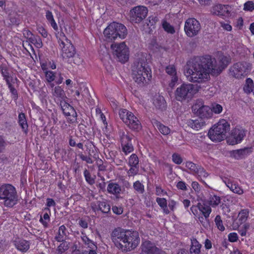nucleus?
I'll list each match as a JSON object with an SVG mask.
<instances>
[{"label": "nucleus", "instance_id": "57", "mask_svg": "<svg viewBox=\"0 0 254 254\" xmlns=\"http://www.w3.org/2000/svg\"><path fill=\"white\" fill-rule=\"evenodd\" d=\"M254 9V2L252 1H248L244 5V10L252 11Z\"/></svg>", "mask_w": 254, "mask_h": 254}, {"label": "nucleus", "instance_id": "1", "mask_svg": "<svg viewBox=\"0 0 254 254\" xmlns=\"http://www.w3.org/2000/svg\"><path fill=\"white\" fill-rule=\"evenodd\" d=\"M219 59L217 64L216 59L209 55L194 58L185 72L187 79L191 82L202 83L208 80L210 73L220 74L229 64V59L224 56L220 57Z\"/></svg>", "mask_w": 254, "mask_h": 254}, {"label": "nucleus", "instance_id": "40", "mask_svg": "<svg viewBox=\"0 0 254 254\" xmlns=\"http://www.w3.org/2000/svg\"><path fill=\"white\" fill-rule=\"evenodd\" d=\"M195 174L197 175L198 179L201 182L206 185L205 181L202 179V177L206 178L209 175V174L205 171V170L203 168L200 166L199 168H198V169Z\"/></svg>", "mask_w": 254, "mask_h": 254}, {"label": "nucleus", "instance_id": "29", "mask_svg": "<svg viewBox=\"0 0 254 254\" xmlns=\"http://www.w3.org/2000/svg\"><path fill=\"white\" fill-rule=\"evenodd\" d=\"M152 124L154 127L157 128V129L159 130V131L163 135H167L170 133L171 132V129L168 127H167L162 123H161L160 122L154 120Z\"/></svg>", "mask_w": 254, "mask_h": 254}, {"label": "nucleus", "instance_id": "9", "mask_svg": "<svg viewBox=\"0 0 254 254\" xmlns=\"http://www.w3.org/2000/svg\"><path fill=\"white\" fill-rule=\"evenodd\" d=\"M113 54L122 63H125L129 59V50L125 42L120 43L112 42Z\"/></svg>", "mask_w": 254, "mask_h": 254}, {"label": "nucleus", "instance_id": "58", "mask_svg": "<svg viewBox=\"0 0 254 254\" xmlns=\"http://www.w3.org/2000/svg\"><path fill=\"white\" fill-rule=\"evenodd\" d=\"M45 76L46 80L48 82L53 81L55 79V75L54 72L52 71H46L45 72Z\"/></svg>", "mask_w": 254, "mask_h": 254}, {"label": "nucleus", "instance_id": "56", "mask_svg": "<svg viewBox=\"0 0 254 254\" xmlns=\"http://www.w3.org/2000/svg\"><path fill=\"white\" fill-rule=\"evenodd\" d=\"M7 145L6 141L2 136H0V154L4 152Z\"/></svg>", "mask_w": 254, "mask_h": 254}, {"label": "nucleus", "instance_id": "47", "mask_svg": "<svg viewBox=\"0 0 254 254\" xmlns=\"http://www.w3.org/2000/svg\"><path fill=\"white\" fill-rule=\"evenodd\" d=\"M133 187L135 191L140 194H142L144 192V186L139 181L133 183Z\"/></svg>", "mask_w": 254, "mask_h": 254}, {"label": "nucleus", "instance_id": "17", "mask_svg": "<svg viewBox=\"0 0 254 254\" xmlns=\"http://www.w3.org/2000/svg\"><path fill=\"white\" fill-rule=\"evenodd\" d=\"M253 147H247L244 148L233 150L231 155L236 159L239 160L245 158L253 152Z\"/></svg>", "mask_w": 254, "mask_h": 254}, {"label": "nucleus", "instance_id": "10", "mask_svg": "<svg viewBox=\"0 0 254 254\" xmlns=\"http://www.w3.org/2000/svg\"><path fill=\"white\" fill-rule=\"evenodd\" d=\"M201 29L199 22L194 18H190L186 20L184 25L186 34L189 37H193L199 33Z\"/></svg>", "mask_w": 254, "mask_h": 254}, {"label": "nucleus", "instance_id": "19", "mask_svg": "<svg viewBox=\"0 0 254 254\" xmlns=\"http://www.w3.org/2000/svg\"><path fill=\"white\" fill-rule=\"evenodd\" d=\"M229 7V6L228 5L217 4L211 7V12L214 15L225 16L229 14L230 12Z\"/></svg>", "mask_w": 254, "mask_h": 254}, {"label": "nucleus", "instance_id": "62", "mask_svg": "<svg viewBox=\"0 0 254 254\" xmlns=\"http://www.w3.org/2000/svg\"><path fill=\"white\" fill-rule=\"evenodd\" d=\"M238 240V236L236 233H230L228 235V240L231 242H237Z\"/></svg>", "mask_w": 254, "mask_h": 254}, {"label": "nucleus", "instance_id": "53", "mask_svg": "<svg viewBox=\"0 0 254 254\" xmlns=\"http://www.w3.org/2000/svg\"><path fill=\"white\" fill-rule=\"evenodd\" d=\"M130 167V169L127 171L128 176L133 177L136 175L139 172V166H133Z\"/></svg>", "mask_w": 254, "mask_h": 254}, {"label": "nucleus", "instance_id": "49", "mask_svg": "<svg viewBox=\"0 0 254 254\" xmlns=\"http://www.w3.org/2000/svg\"><path fill=\"white\" fill-rule=\"evenodd\" d=\"M215 223L217 227V228L221 231H223L225 230V227L223 224V222L221 219V216L219 215H217L216 216L215 218L214 219Z\"/></svg>", "mask_w": 254, "mask_h": 254}, {"label": "nucleus", "instance_id": "31", "mask_svg": "<svg viewBox=\"0 0 254 254\" xmlns=\"http://www.w3.org/2000/svg\"><path fill=\"white\" fill-rule=\"evenodd\" d=\"M201 245L195 239L193 238L191 239V245L190 253L193 254H200V249Z\"/></svg>", "mask_w": 254, "mask_h": 254}, {"label": "nucleus", "instance_id": "13", "mask_svg": "<svg viewBox=\"0 0 254 254\" xmlns=\"http://www.w3.org/2000/svg\"><path fill=\"white\" fill-rule=\"evenodd\" d=\"M127 34V31L124 25L115 22H112V40H115L118 38L124 39Z\"/></svg>", "mask_w": 254, "mask_h": 254}, {"label": "nucleus", "instance_id": "24", "mask_svg": "<svg viewBox=\"0 0 254 254\" xmlns=\"http://www.w3.org/2000/svg\"><path fill=\"white\" fill-rule=\"evenodd\" d=\"M92 207L94 211L100 210L103 213H108L110 210V206L105 201H97L92 204Z\"/></svg>", "mask_w": 254, "mask_h": 254}, {"label": "nucleus", "instance_id": "20", "mask_svg": "<svg viewBox=\"0 0 254 254\" xmlns=\"http://www.w3.org/2000/svg\"><path fill=\"white\" fill-rule=\"evenodd\" d=\"M165 70L167 73L171 76V81L169 85L170 87L173 88L179 79L177 74L176 69L174 65H169L166 67Z\"/></svg>", "mask_w": 254, "mask_h": 254}, {"label": "nucleus", "instance_id": "48", "mask_svg": "<svg viewBox=\"0 0 254 254\" xmlns=\"http://www.w3.org/2000/svg\"><path fill=\"white\" fill-rule=\"evenodd\" d=\"M200 166L197 165L196 164L190 161H188L186 163V167L188 169H190L193 174H195L197 172L198 168H199Z\"/></svg>", "mask_w": 254, "mask_h": 254}, {"label": "nucleus", "instance_id": "50", "mask_svg": "<svg viewBox=\"0 0 254 254\" xmlns=\"http://www.w3.org/2000/svg\"><path fill=\"white\" fill-rule=\"evenodd\" d=\"M162 26L164 30L169 33L174 34L175 32V30L173 26L166 21H164L163 22Z\"/></svg>", "mask_w": 254, "mask_h": 254}, {"label": "nucleus", "instance_id": "11", "mask_svg": "<svg viewBox=\"0 0 254 254\" xmlns=\"http://www.w3.org/2000/svg\"><path fill=\"white\" fill-rule=\"evenodd\" d=\"M130 13V20L132 22L138 23L146 17L148 9L145 6L139 5L132 8Z\"/></svg>", "mask_w": 254, "mask_h": 254}, {"label": "nucleus", "instance_id": "14", "mask_svg": "<svg viewBox=\"0 0 254 254\" xmlns=\"http://www.w3.org/2000/svg\"><path fill=\"white\" fill-rule=\"evenodd\" d=\"M60 105L64 114L68 117L69 122L71 123L76 122L77 113L74 108L65 102V101L60 103Z\"/></svg>", "mask_w": 254, "mask_h": 254}, {"label": "nucleus", "instance_id": "46", "mask_svg": "<svg viewBox=\"0 0 254 254\" xmlns=\"http://www.w3.org/2000/svg\"><path fill=\"white\" fill-rule=\"evenodd\" d=\"M210 108L212 112V116L213 115V113L215 114H220L223 110L222 106L221 105L216 103L212 104Z\"/></svg>", "mask_w": 254, "mask_h": 254}, {"label": "nucleus", "instance_id": "35", "mask_svg": "<svg viewBox=\"0 0 254 254\" xmlns=\"http://www.w3.org/2000/svg\"><path fill=\"white\" fill-rule=\"evenodd\" d=\"M121 190V188L119 185L112 183V194L115 196L114 197H112V199L117 201L122 198L120 195Z\"/></svg>", "mask_w": 254, "mask_h": 254}, {"label": "nucleus", "instance_id": "41", "mask_svg": "<svg viewBox=\"0 0 254 254\" xmlns=\"http://www.w3.org/2000/svg\"><path fill=\"white\" fill-rule=\"evenodd\" d=\"M228 184V188L231 191L235 193L238 194H242L243 193V190L236 183H227Z\"/></svg>", "mask_w": 254, "mask_h": 254}, {"label": "nucleus", "instance_id": "43", "mask_svg": "<svg viewBox=\"0 0 254 254\" xmlns=\"http://www.w3.org/2000/svg\"><path fill=\"white\" fill-rule=\"evenodd\" d=\"M254 83L252 79L248 78L246 79V84L243 87V90L246 93H250L253 90Z\"/></svg>", "mask_w": 254, "mask_h": 254}, {"label": "nucleus", "instance_id": "25", "mask_svg": "<svg viewBox=\"0 0 254 254\" xmlns=\"http://www.w3.org/2000/svg\"><path fill=\"white\" fill-rule=\"evenodd\" d=\"M197 208L205 217L206 221L208 222L209 221L208 218L212 211L210 206L204 203H201L199 202L197 203Z\"/></svg>", "mask_w": 254, "mask_h": 254}, {"label": "nucleus", "instance_id": "28", "mask_svg": "<svg viewBox=\"0 0 254 254\" xmlns=\"http://www.w3.org/2000/svg\"><path fill=\"white\" fill-rule=\"evenodd\" d=\"M154 105L159 109H163L166 107V101L164 98L160 95H155L153 98Z\"/></svg>", "mask_w": 254, "mask_h": 254}, {"label": "nucleus", "instance_id": "38", "mask_svg": "<svg viewBox=\"0 0 254 254\" xmlns=\"http://www.w3.org/2000/svg\"><path fill=\"white\" fill-rule=\"evenodd\" d=\"M46 17L50 23L51 26L56 31V33H58V32H59L58 25L54 19L52 13L50 11L47 10L46 11Z\"/></svg>", "mask_w": 254, "mask_h": 254}, {"label": "nucleus", "instance_id": "42", "mask_svg": "<svg viewBox=\"0 0 254 254\" xmlns=\"http://www.w3.org/2000/svg\"><path fill=\"white\" fill-rule=\"evenodd\" d=\"M62 242V243L57 248V254H63L65 251H66L69 248V242L65 241Z\"/></svg>", "mask_w": 254, "mask_h": 254}, {"label": "nucleus", "instance_id": "60", "mask_svg": "<svg viewBox=\"0 0 254 254\" xmlns=\"http://www.w3.org/2000/svg\"><path fill=\"white\" fill-rule=\"evenodd\" d=\"M156 201L161 208L167 205V200L165 198L157 197Z\"/></svg>", "mask_w": 254, "mask_h": 254}, {"label": "nucleus", "instance_id": "34", "mask_svg": "<svg viewBox=\"0 0 254 254\" xmlns=\"http://www.w3.org/2000/svg\"><path fill=\"white\" fill-rule=\"evenodd\" d=\"M106 138H104L103 139V144L105 146L104 148V153L107 156V153L108 154L109 156L110 157V152L111 150V142H110V134H106Z\"/></svg>", "mask_w": 254, "mask_h": 254}, {"label": "nucleus", "instance_id": "4", "mask_svg": "<svg viewBox=\"0 0 254 254\" xmlns=\"http://www.w3.org/2000/svg\"><path fill=\"white\" fill-rule=\"evenodd\" d=\"M230 129V125L226 120L222 119L209 129L208 135L212 141L220 142L226 138V133Z\"/></svg>", "mask_w": 254, "mask_h": 254}, {"label": "nucleus", "instance_id": "12", "mask_svg": "<svg viewBox=\"0 0 254 254\" xmlns=\"http://www.w3.org/2000/svg\"><path fill=\"white\" fill-rule=\"evenodd\" d=\"M119 135L123 151L126 154H127L132 152L133 150V147L131 143L132 135L124 131H120L119 132Z\"/></svg>", "mask_w": 254, "mask_h": 254}, {"label": "nucleus", "instance_id": "23", "mask_svg": "<svg viewBox=\"0 0 254 254\" xmlns=\"http://www.w3.org/2000/svg\"><path fill=\"white\" fill-rule=\"evenodd\" d=\"M187 124L192 129L198 130L205 126V122L199 118L195 120L190 119L187 121Z\"/></svg>", "mask_w": 254, "mask_h": 254}, {"label": "nucleus", "instance_id": "22", "mask_svg": "<svg viewBox=\"0 0 254 254\" xmlns=\"http://www.w3.org/2000/svg\"><path fill=\"white\" fill-rule=\"evenodd\" d=\"M52 95L56 102L62 103L65 101L66 97L64 90L60 86H56L52 89Z\"/></svg>", "mask_w": 254, "mask_h": 254}, {"label": "nucleus", "instance_id": "5", "mask_svg": "<svg viewBox=\"0 0 254 254\" xmlns=\"http://www.w3.org/2000/svg\"><path fill=\"white\" fill-rule=\"evenodd\" d=\"M200 87L191 83H183L175 91V99L183 102L191 99L197 93Z\"/></svg>", "mask_w": 254, "mask_h": 254}, {"label": "nucleus", "instance_id": "7", "mask_svg": "<svg viewBox=\"0 0 254 254\" xmlns=\"http://www.w3.org/2000/svg\"><path fill=\"white\" fill-rule=\"evenodd\" d=\"M140 238L136 231L127 230L123 243H120V249L124 251L134 249L139 244Z\"/></svg>", "mask_w": 254, "mask_h": 254}, {"label": "nucleus", "instance_id": "51", "mask_svg": "<svg viewBox=\"0 0 254 254\" xmlns=\"http://www.w3.org/2000/svg\"><path fill=\"white\" fill-rule=\"evenodd\" d=\"M110 59V55L107 53L106 55L103 58L104 65L108 72H110L111 70V65L108 62V61Z\"/></svg>", "mask_w": 254, "mask_h": 254}, {"label": "nucleus", "instance_id": "26", "mask_svg": "<svg viewBox=\"0 0 254 254\" xmlns=\"http://www.w3.org/2000/svg\"><path fill=\"white\" fill-rule=\"evenodd\" d=\"M16 248L22 252H25L29 249V242L23 239H16L14 241Z\"/></svg>", "mask_w": 254, "mask_h": 254}, {"label": "nucleus", "instance_id": "52", "mask_svg": "<svg viewBox=\"0 0 254 254\" xmlns=\"http://www.w3.org/2000/svg\"><path fill=\"white\" fill-rule=\"evenodd\" d=\"M50 218L48 213H45L43 216H41L40 222L44 225L45 227H47L48 223L50 222Z\"/></svg>", "mask_w": 254, "mask_h": 254}, {"label": "nucleus", "instance_id": "37", "mask_svg": "<svg viewBox=\"0 0 254 254\" xmlns=\"http://www.w3.org/2000/svg\"><path fill=\"white\" fill-rule=\"evenodd\" d=\"M66 227L64 225L61 226L59 228L58 235L55 237V240L59 242H63L64 241V236L66 235Z\"/></svg>", "mask_w": 254, "mask_h": 254}, {"label": "nucleus", "instance_id": "30", "mask_svg": "<svg viewBox=\"0 0 254 254\" xmlns=\"http://www.w3.org/2000/svg\"><path fill=\"white\" fill-rule=\"evenodd\" d=\"M18 123L20 127H21L22 131L26 134L27 133L28 126L26 116L24 113H20L19 114Z\"/></svg>", "mask_w": 254, "mask_h": 254}, {"label": "nucleus", "instance_id": "32", "mask_svg": "<svg viewBox=\"0 0 254 254\" xmlns=\"http://www.w3.org/2000/svg\"><path fill=\"white\" fill-rule=\"evenodd\" d=\"M221 197L214 194H210L208 198V204L212 207H216L221 203Z\"/></svg>", "mask_w": 254, "mask_h": 254}, {"label": "nucleus", "instance_id": "15", "mask_svg": "<svg viewBox=\"0 0 254 254\" xmlns=\"http://www.w3.org/2000/svg\"><path fill=\"white\" fill-rule=\"evenodd\" d=\"M246 136V131L243 128H235L232 131L231 136L227 141L231 145L240 143Z\"/></svg>", "mask_w": 254, "mask_h": 254}, {"label": "nucleus", "instance_id": "54", "mask_svg": "<svg viewBox=\"0 0 254 254\" xmlns=\"http://www.w3.org/2000/svg\"><path fill=\"white\" fill-rule=\"evenodd\" d=\"M84 176L85 178L86 181L90 185L94 184L95 180L90 175V172L87 169H85L84 171Z\"/></svg>", "mask_w": 254, "mask_h": 254}, {"label": "nucleus", "instance_id": "21", "mask_svg": "<svg viewBox=\"0 0 254 254\" xmlns=\"http://www.w3.org/2000/svg\"><path fill=\"white\" fill-rule=\"evenodd\" d=\"M197 114L199 119H209L212 118V112L208 106L202 105L197 111Z\"/></svg>", "mask_w": 254, "mask_h": 254}, {"label": "nucleus", "instance_id": "61", "mask_svg": "<svg viewBox=\"0 0 254 254\" xmlns=\"http://www.w3.org/2000/svg\"><path fill=\"white\" fill-rule=\"evenodd\" d=\"M0 70L2 76L6 79V80H8L7 78L9 77V73L7 71V67L4 65H0Z\"/></svg>", "mask_w": 254, "mask_h": 254}, {"label": "nucleus", "instance_id": "64", "mask_svg": "<svg viewBox=\"0 0 254 254\" xmlns=\"http://www.w3.org/2000/svg\"><path fill=\"white\" fill-rule=\"evenodd\" d=\"M112 211L115 214L120 215L123 212V208L122 206H112Z\"/></svg>", "mask_w": 254, "mask_h": 254}, {"label": "nucleus", "instance_id": "44", "mask_svg": "<svg viewBox=\"0 0 254 254\" xmlns=\"http://www.w3.org/2000/svg\"><path fill=\"white\" fill-rule=\"evenodd\" d=\"M110 24H109L104 30L103 34L104 35V40L106 41L109 43L107 44L108 48H111V45H110V43L111 42V30H110Z\"/></svg>", "mask_w": 254, "mask_h": 254}, {"label": "nucleus", "instance_id": "2", "mask_svg": "<svg viewBox=\"0 0 254 254\" xmlns=\"http://www.w3.org/2000/svg\"><path fill=\"white\" fill-rule=\"evenodd\" d=\"M132 77L139 86L148 84L152 78L151 68L145 58H141L135 61L132 66Z\"/></svg>", "mask_w": 254, "mask_h": 254}, {"label": "nucleus", "instance_id": "33", "mask_svg": "<svg viewBox=\"0 0 254 254\" xmlns=\"http://www.w3.org/2000/svg\"><path fill=\"white\" fill-rule=\"evenodd\" d=\"M119 116L121 119L125 123H129L130 124V122L127 120V118L133 117V113L127 109H122L119 111Z\"/></svg>", "mask_w": 254, "mask_h": 254}, {"label": "nucleus", "instance_id": "55", "mask_svg": "<svg viewBox=\"0 0 254 254\" xmlns=\"http://www.w3.org/2000/svg\"><path fill=\"white\" fill-rule=\"evenodd\" d=\"M68 62L70 63H72L76 65H79L82 62V59H81L78 55H75L70 59H68Z\"/></svg>", "mask_w": 254, "mask_h": 254}, {"label": "nucleus", "instance_id": "59", "mask_svg": "<svg viewBox=\"0 0 254 254\" xmlns=\"http://www.w3.org/2000/svg\"><path fill=\"white\" fill-rule=\"evenodd\" d=\"M172 160L175 164L180 165L183 162V159L181 156L177 153H174L172 155Z\"/></svg>", "mask_w": 254, "mask_h": 254}, {"label": "nucleus", "instance_id": "16", "mask_svg": "<svg viewBox=\"0 0 254 254\" xmlns=\"http://www.w3.org/2000/svg\"><path fill=\"white\" fill-rule=\"evenodd\" d=\"M127 230H125L121 228L115 229L112 231V242L116 246L120 249V243H123Z\"/></svg>", "mask_w": 254, "mask_h": 254}, {"label": "nucleus", "instance_id": "63", "mask_svg": "<svg viewBox=\"0 0 254 254\" xmlns=\"http://www.w3.org/2000/svg\"><path fill=\"white\" fill-rule=\"evenodd\" d=\"M158 20V18L157 16H150L148 17V21L149 23L147 24L148 26H153L154 25L156 22Z\"/></svg>", "mask_w": 254, "mask_h": 254}, {"label": "nucleus", "instance_id": "3", "mask_svg": "<svg viewBox=\"0 0 254 254\" xmlns=\"http://www.w3.org/2000/svg\"><path fill=\"white\" fill-rule=\"evenodd\" d=\"M0 199L3 200L5 206L12 207L17 203L18 196L15 187L5 184L0 187Z\"/></svg>", "mask_w": 254, "mask_h": 254}, {"label": "nucleus", "instance_id": "8", "mask_svg": "<svg viewBox=\"0 0 254 254\" xmlns=\"http://www.w3.org/2000/svg\"><path fill=\"white\" fill-rule=\"evenodd\" d=\"M252 69V64L246 62L234 64L229 69L231 76L240 79L245 77Z\"/></svg>", "mask_w": 254, "mask_h": 254}, {"label": "nucleus", "instance_id": "18", "mask_svg": "<svg viewBox=\"0 0 254 254\" xmlns=\"http://www.w3.org/2000/svg\"><path fill=\"white\" fill-rule=\"evenodd\" d=\"M143 254H160V250L149 241L143 242L141 245Z\"/></svg>", "mask_w": 254, "mask_h": 254}, {"label": "nucleus", "instance_id": "27", "mask_svg": "<svg viewBox=\"0 0 254 254\" xmlns=\"http://www.w3.org/2000/svg\"><path fill=\"white\" fill-rule=\"evenodd\" d=\"M133 117L127 118V120L130 122V124L129 123H125L126 125L130 129L135 130H139L141 128V125L138 120V119L133 114Z\"/></svg>", "mask_w": 254, "mask_h": 254}, {"label": "nucleus", "instance_id": "39", "mask_svg": "<svg viewBox=\"0 0 254 254\" xmlns=\"http://www.w3.org/2000/svg\"><path fill=\"white\" fill-rule=\"evenodd\" d=\"M249 210L248 209H242L238 214V220L240 224L245 222L249 216Z\"/></svg>", "mask_w": 254, "mask_h": 254}, {"label": "nucleus", "instance_id": "45", "mask_svg": "<svg viewBox=\"0 0 254 254\" xmlns=\"http://www.w3.org/2000/svg\"><path fill=\"white\" fill-rule=\"evenodd\" d=\"M128 165L129 166H139V159L135 154H132L129 157Z\"/></svg>", "mask_w": 254, "mask_h": 254}, {"label": "nucleus", "instance_id": "36", "mask_svg": "<svg viewBox=\"0 0 254 254\" xmlns=\"http://www.w3.org/2000/svg\"><path fill=\"white\" fill-rule=\"evenodd\" d=\"M88 154L91 157L97 159L98 158V153L97 148L93 145L92 142H90L88 145L87 149Z\"/></svg>", "mask_w": 254, "mask_h": 254}, {"label": "nucleus", "instance_id": "6", "mask_svg": "<svg viewBox=\"0 0 254 254\" xmlns=\"http://www.w3.org/2000/svg\"><path fill=\"white\" fill-rule=\"evenodd\" d=\"M59 48L62 51V56L64 59H70L75 55L74 46L62 31L56 33Z\"/></svg>", "mask_w": 254, "mask_h": 254}]
</instances>
